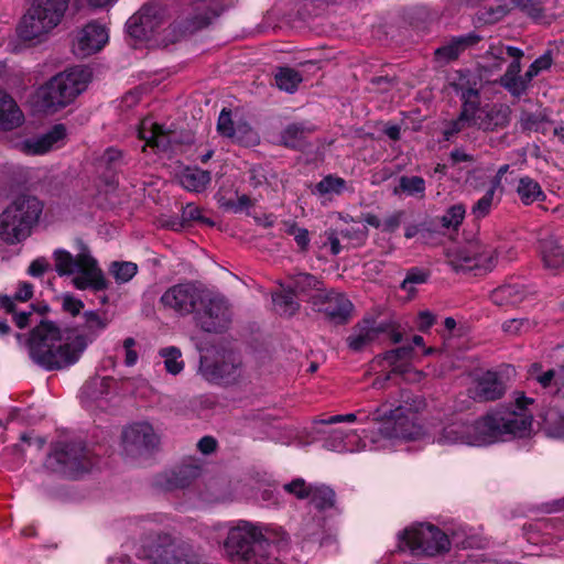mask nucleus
Instances as JSON below:
<instances>
[{
    "label": "nucleus",
    "instance_id": "nucleus-1",
    "mask_svg": "<svg viewBox=\"0 0 564 564\" xmlns=\"http://www.w3.org/2000/svg\"><path fill=\"white\" fill-rule=\"evenodd\" d=\"M514 402V409H498L470 423L457 420L445 424L434 434V442L440 445L482 446L506 436H524L532 427V414L527 406L533 400L517 392Z\"/></svg>",
    "mask_w": 564,
    "mask_h": 564
},
{
    "label": "nucleus",
    "instance_id": "nucleus-2",
    "mask_svg": "<svg viewBox=\"0 0 564 564\" xmlns=\"http://www.w3.org/2000/svg\"><path fill=\"white\" fill-rule=\"evenodd\" d=\"M219 0H192L174 22L167 23V10L160 3H147L140 8L127 22L131 36L152 43L156 46H167L193 33L219 15Z\"/></svg>",
    "mask_w": 564,
    "mask_h": 564
},
{
    "label": "nucleus",
    "instance_id": "nucleus-3",
    "mask_svg": "<svg viewBox=\"0 0 564 564\" xmlns=\"http://www.w3.org/2000/svg\"><path fill=\"white\" fill-rule=\"evenodd\" d=\"M403 400L392 409L388 408L384 403L378 406L370 416L361 420L365 423L369 420L379 423L380 426L366 435L368 443L362 440L358 434L351 433L346 435L341 430H334L329 437L325 441V448L334 452H360L366 449H384L390 447L395 440L406 438L409 435L404 430L408 424V415L413 412L420 411L424 403L420 399L412 400L410 397L402 393Z\"/></svg>",
    "mask_w": 564,
    "mask_h": 564
},
{
    "label": "nucleus",
    "instance_id": "nucleus-4",
    "mask_svg": "<svg viewBox=\"0 0 564 564\" xmlns=\"http://www.w3.org/2000/svg\"><path fill=\"white\" fill-rule=\"evenodd\" d=\"M88 339L70 329H61L52 322H42L31 333L29 352L32 360L46 370L76 364L87 348Z\"/></svg>",
    "mask_w": 564,
    "mask_h": 564
},
{
    "label": "nucleus",
    "instance_id": "nucleus-5",
    "mask_svg": "<svg viewBox=\"0 0 564 564\" xmlns=\"http://www.w3.org/2000/svg\"><path fill=\"white\" fill-rule=\"evenodd\" d=\"M274 530L258 523L240 520L227 530V536L223 543L226 555L234 562L259 564L275 563L258 552L273 542Z\"/></svg>",
    "mask_w": 564,
    "mask_h": 564
},
{
    "label": "nucleus",
    "instance_id": "nucleus-6",
    "mask_svg": "<svg viewBox=\"0 0 564 564\" xmlns=\"http://www.w3.org/2000/svg\"><path fill=\"white\" fill-rule=\"evenodd\" d=\"M55 270L58 275H73L72 283L77 290L105 291L109 286L97 260L86 248L74 257L70 252L58 249L54 252Z\"/></svg>",
    "mask_w": 564,
    "mask_h": 564
},
{
    "label": "nucleus",
    "instance_id": "nucleus-7",
    "mask_svg": "<svg viewBox=\"0 0 564 564\" xmlns=\"http://www.w3.org/2000/svg\"><path fill=\"white\" fill-rule=\"evenodd\" d=\"M42 208L35 196H18L0 215V243L15 245L26 239Z\"/></svg>",
    "mask_w": 564,
    "mask_h": 564
},
{
    "label": "nucleus",
    "instance_id": "nucleus-8",
    "mask_svg": "<svg viewBox=\"0 0 564 564\" xmlns=\"http://www.w3.org/2000/svg\"><path fill=\"white\" fill-rule=\"evenodd\" d=\"M89 78L90 73L82 67L54 76L36 91L39 107L46 111H56L69 105L86 89Z\"/></svg>",
    "mask_w": 564,
    "mask_h": 564
},
{
    "label": "nucleus",
    "instance_id": "nucleus-9",
    "mask_svg": "<svg viewBox=\"0 0 564 564\" xmlns=\"http://www.w3.org/2000/svg\"><path fill=\"white\" fill-rule=\"evenodd\" d=\"M69 0H34L17 32L23 41H43L62 21Z\"/></svg>",
    "mask_w": 564,
    "mask_h": 564
},
{
    "label": "nucleus",
    "instance_id": "nucleus-10",
    "mask_svg": "<svg viewBox=\"0 0 564 564\" xmlns=\"http://www.w3.org/2000/svg\"><path fill=\"white\" fill-rule=\"evenodd\" d=\"M399 551L409 550L413 555L433 556L449 550L445 533L432 524H419L405 529L399 535Z\"/></svg>",
    "mask_w": 564,
    "mask_h": 564
},
{
    "label": "nucleus",
    "instance_id": "nucleus-11",
    "mask_svg": "<svg viewBox=\"0 0 564 564\" xmlns=\"http://www.w3.org/2000/svg\"><path fill=\"white\" fill-rule=\"evenodd\" d=\"M447 260L456 271L474 269L488 271L495 267L497 253L490 246L485 245L479 239H475L465 245L448 249Z\"/></svg>",
    "mask_w": 564,
    "mask_h": 564
},
{
    "label": "nucleus",
    "instance_id": "nucleus-12",
    "mask_svg": "<svg viewBox=\"0 0 564 564\" xmlns=\"http://www.w3.org/2000/svg\"><path fill=\"white\" fill-rule=\"evenodd\" d=\"M204 292L192 283H180L169 288L161 296L160 304L181 316L192 314L204 302Z\"/></svg>",
    "mask_w": 564,
    "mask_h": 564
},
{
    "label": "nucleus",
    "instance_id": "nucleus-13",
    "mask_svg": "<svg viewBox=\"0 0 564 564\" xmlns=\"http://www.w3.org/2000/svg\"><path fill=\"white\" fill-rule=\"evenodd\" d=\"M490 55L495 58L505 59L506 56L512 58V62L508 66L506 73L500 78L501 85L513 96H520L527 91L530 84L525 80V74L520 76L521 70V58L524 53L522 50L514 46H492Z\"/></svg>",
    "mask_w": 564,
    "mask_h": 564
},
{
    "label": "nucleus",
    "instance_id": "nucleus-14",
    "mask_svg": "<svg viewBox=\"0 0 564 564\" xmlns=\"http://www.w3.org/2000/svg\"><path fill=\"white\" fill-rule=\"evenodd\" d=\"M147 556L156 564H197L194 554L186 543L160 536L159 541L148 546Z\"/></svg>",
    "mask_w": 564,
    "mask_h": 564
},
{
    "label": "nucleus",
    "instance_id": "nucleus-15",
    "mask_svg": "<svg viewBox=\"0 0 564 564\" xmlns=\"http://www.w3.org/2000/svg\"><path fill=\"white\" fill-rule=\"evenodd\" d=\"M310 302L316 311L324 313L336 324L347 322L352 310L351 302L345 295L326 290H317L316 294H311Z\"/></svg>",
    "mask_w": 564,
    "mask_h": 564
},
{
    "label": "nucleus",
    "instance_id": "nucleus-16",
    "mask_svg": "<svg viewBox=\"0 0 564 564\" xmlns=\"http://www.w3.org/2000/svg\"><path fill=\"white\" fill-rule=\"evenodd\" d=\"M108 30L97 22H89L79 29L73 39V52L79 57L90 56L107 44Z\"/></svg>",
    "mask_w": 564,
    "mask_h": 564
},
{
    "label": "nucleus",
    "instance_id": "nucleus-17",
    "mask_svg": "<svg viewBox=\"0 0 564 564\" xmlns=\"http://www.w3.org/2000/svg\"><path fill=\"white\" fill-rule=\"evenodd\" d=\"M159 442V435L153 426L147 422L131 424L122 433L124 452L131 456L156 447Z\"/></svg>",
    "mask_w": 564,
    "mask_h": 564
},
{
    "label": "nucleus",
    "instance_id": "nucleus-18",
    "mask_svg": "<svg viewBox=\"0 0 564 564\" xmlns=\"http://www.w3.org/2000/svg\"><path fill=\"white\" fill-rule=\"evenodd\" d=\"M204 308L199 313L198 322L206 332H221L230 323V311L226 301L220 296L204 294Z\"/></svg>",
    "mask_w": 564,
    "mask_h": 564
},
{
    "label": "nucleus",
    "instance_id": "nucleus-19",
    "mask_svg": "<svg viewBox=\"0 0 564 564\" xmlns=\"http://www.w3.org/2000/svg\"><path fill=\"white\" fill-rule=\"evenodd\" d=\"M66 135L65 126L55 124L44 134L21 141L18 148L28 155H43L52 150L59 149L65 143Z\"/></svg>",
    "mask_w": 564,
    "mask_h": 564
},
{
    "label": "nucleus",
    "instance_id": "nucleus-20",
    "mask_svg": "<svg viewBox=\"0 0 564 564\" xmlns=\"http://www.w3.org/2000/svg\"><path fill=\"white\" fill-rule=\"evenodd\" d=\"M200 372L208 381L234 382L240 375V360L234 354L221 356L214 362L204 359L200 361Z\"/></svg>",
    "mask_w": 564,
    "mask_h": 564
},
{
    "label": "nucleus",
    "instance_id": "nucleus-21",
    "mask_svg": "<svg viewBox=\"0 0 564 564\" xmlns=\"http://www.w3.org/2000/svg\"><path fill=\"white\" fill-rule=\"evenodd\" d=\"M387 330V326L372 317H365L354 328L347 338V345L352 351H361L373 344Z\"/></svg>",
    "mask_w": 564,
    "mask_h": 564
},
{
    "label": "nucleus",
    "instance_id": "nucleus-22",
    "mask_svg": "<svg viewBox=\"0 0 564 564\" xmlns=\"http://www.w3.org/2000/svg\"><path fill=\"white\" fill-rule=\"evenodd\" d=\"M84 449L76 445L61 444L48 456L47 465L54 469L73 474L82 467Z\"/></svg>",
    "mask_w": 564,
    "mask_h": 564
},
{
    "label": "nucleus",
    "instance_id": "nucleus-23",
    "mask_svg": "<svg viewBox=\"0 0 564 564\" xmlns=\"http://www.w3.org/2000/svg\"><path fill=\"white\" fill-rule=\"evenodd\" d=\"M510 120V109L506 105H492L490 107L479 108V95L474 118V126L482 130H495L506 127Z\"/></svg>",
    "mask_w": 564,
    "mask_h": 564
},
{
    "label": "nucleus",
    "instance_id": "nucleus-24",
    "mask_svg": "<svg viewBox=\"0 0 564 564\" xmlns=\"http://www.w3.org/2000/svg\"><path fill=\"white\" fill-rule=\"evenodd\" d=\"M506 387L497 373L488 371L480 376L469 389L470 397L476 401H494L502 397Z\"/></svg>",
    "mask_w": 564,
    "mask_h": 564
},
{
    "label": "nucleus",
    "instance_id": "nucleus-25",
    "mask_svg": "<svg viewBox=\"0 0 564 564\" xmlns=\"http://www.w3.org/2000/svg\"><path fill=\"white\" fill-rule=\"evenodd\" d=\"M463 100V108L459 117L452 121L451 124L444 130L446 140H449L454 134L458 133L465 126H474L477 90L473 88L463 89L460 93Z\"/></svg>",
    "mask_w": 564,
    "mask_h": 564
},
{
    "label": "nucleus",
    "instance_id": "nucleus-26",
    "mask_svg": "<svg viewBox=\"0 0 564 564\" xmlns=\"http://www.w3.org/2000/svg\"><path fill=\"white\" fill-rule=\"evenodd\" d=\"M138 134L140 139L145 141L147 145L161 150H167L172 142L171 133L151 118H145L141 121Z\"/></svg>",
    "mask_w": 564,
    "mask_h": 564
},
{
    "label": "nucleus",
    "instance_id": "nucleus-27",
    "mask_svg": "<svg viewBox=\"0 0 564 564\" xmlns=\"http://www.w3.org/2000/svg\"><path fill=\"white\" fill-rule=\"evenodd\" d=\"M177 177L183 188L194 193L204 192L212 182L210 173L196 166L184 167Z\"/></svg>",
    "mask_w": 564,
    "mask_h": 564
},
{
    "label": "nucleus",
    "instance_id": "nucleus-28",
    "mask_svg": "<svg viewBox=\"0 0 564 564\" xmlns=\"http://www.w3.org/2000/svg\"><path fill=\"white\" fill-rule=\"evenodd\" d=\"M528 292L520 283L503 284L491 293V301L498 306H516L527 297Z\"/></svg>",
    "mask_w": 564,
    "mask_h": 564
},
{
    "label": "nucleus",
    "instance_id": "nucleus-29",
    "mask_svg": "<svg viewBox=\"0 0 564 564\" xmlns=\"http://www.w3.org/2000/svg\"><path fill=\"white\" fill-rule=\"evenodd\" d=\"M532 379L544 389L555 388V392L561 395V389L564 388V364L556 369H550L542 372L539 364H533L529 369Z\"/></svg>",
    "mask_w": 564,
    "mask_h": 564
},
{
    "label": "nucleus",
    "instance_id": "nucleus-30",
    "mask_svg": "<svg viewBox=\"0 0 564 564\" xmlns=\"http://www.w3.org/2000/svg\"><path fill=\"white\" fill-rule=\"evenodd\" d=\"M23 122V115L17 102L0 90V130H11Z\"/></svg>",
    "mask_w": 564,
    "mask_h": 564
},
{
    "label": "nucleus",
    "instance_id": "nucleus-31",
    "mask_svg": "<svg viewBox=\"0 0 564 564\" xmlns=\"http://www.w3.org/2000/svg\"><path fill=\"white\" fill-rule=\"evenodd\" d=\"M542 261L547 269L557 270L564 267V248L552 236L540 240Z\"/></svg>",
    "mask_w": 564,
    "mask_h": 564
},
{
    "label": "nucleus",
    "instance_id": "nucleus-32",
    "mask_svg": "<svg viewBox=\"0 0 564 564\" xmlns=\"http://www.w3.org/2000/svg\"><path fill=\"white\" fill-rule=\"evenodd\" d=\"M479 41V36L475 33L458 36L453 39L448 44L438 47L435 51V56L441 62H448L456 58L462 51L476 44Z\"/></svg>",
    "mask_w": 564,
    "mask_h": 564
},
{
    "label": "nucleus",
    "instance_id": "nucleus-33",
    "mask_svg": "<svg viewBox=\"0 0 564 564\" xmlns=\"http://www.w3.org/2000/svg\"><path fill=\"white\" fill-rule=\"evenodd\" d=\"M313 132V128L303 123L289 124L282 132L281 141L288 148L300 149Z\"/></svg>",
    "mask_w": 564,
    "mask_h": 564
},
{
    "label": "nucleus",
    "instance_id": "nucleus-34",
    "mask_svg": "<svg viewBox=\"0 0 564 564\" xmlns=\"http://www.w3.org/2000/svg\"><path fill=\"white\" fill-rule=\"evenodd\" d=\"M542 429L549 437L564 440V413L557 408H550L543 414Z\"/></svg>",
    "mask_w": 564,
    "mask_h": 564
},
{
    "label": "nucleus",
    "instance_id": "nucleus-35",
    "mask_svg": "<svg viewBox=\"0 0 564 564\" xmlns=\"http://www.w3.org/2000/svg\"><path fill=\"white\" fill-rule=\"evenodd\" d=\"M517 193L521 202L525 205L542 200L545 197L540 184L529 176L519 180Z\"/></svg>",
    "mask_w": 564,
    "mask_h": 564
},
{
    "label": "nucleus",
    "instance_id": "nucleus-36",
    "mask_svg": "<svg viewBox=\"0 0 564 564\" xmlns=\"http://www.w3.org/2000/svg\"><path fill=\"white\" fill-rule=\"evenodd\" d=\"M346 189V181L341 177L327 175L322 178L312 191L313 194L321 197H332L340 195Z\"/></svg>",
    "mask_w": 564,
    "mask_h": 564
},
{
    "label": "nucleus",
    "instance_id": "nucleus-37",
    "mask_svg": "<svg viewBox=\"0 0 564 564\" xmlns=\"http://www.w3.org/2000/svg\"><path fill=\"white\" fill-rule=\"evenodd\" d=\"M393 193L422 198L425 194V181L421 176H401L399 186L393 189Z\"/></svg>",
    "mask_w": 564,
    "mask_h": 564
},
{
    "label": "nucleus",
    "instance_id": "nucleus-38",
    "mask_svg": "<svg viewBox=\"0 0 564 564\" xmlns=\"http://www.w3.org/2000/svg\"><path fill=\"white\" fill-rule=\"evenodd\" d=\"M281 286L282 292L272 295L274 308L280 315L291 316L299 310V304L294 300V293L286 285Z\"/></svg>",
    "mask_w": 564,
    "mask_h": 564
},
{
    "label": "nucleus",
    "instance_id": "nucleus-39",
    "mask_svg": "<svg viewBox=\"0 0 564 564\" xmlns=\"http://www.w3.org/2000/svg\"><path fill=\"white\" fill-rule=\"evenodd\" d=\"M276 86L286 93H293L302 82V75L290 67H280L274 75Z\"/></svg>",
    "mask_w": 564,
    "mask_h": 564
},
{
    "label": "nucleus",
    "instance_id": "nucleus-40",
    "mask_svg": "<svg viewBox=\"0 0 564 564\" xmlns=\"http://www.w3.org/2000/svg\"><path fill=\"white\" fill-rule=\"evenodd\" d=\"M108 271L116 283L124 284L138 273V265L131 261H113L109 264Z\"/></svg>",
    "mask_w": 564,
    "mask_h": 564
},
{
    "label": "nucleus",
    "instance_id": "nucleus-41",
    "mask_svg": "<svg viewBox=\"0 0 564 564\" xmlns=\"http://www.w3.org/2000/svg\"><path fill=\"white\" fill-rule=\"evenodd\" d=\"M160 357L163 359L165 370L176 376L184 369V361L182 359V352L174 346L164 347L159 350Z\"/></svg>",
    "mask_w": 564,
    "mask_h": 564
},
{
    "label": "nucleus",
    "instance_id": "nucleus-42",
    "mask_svg": "<svg viewBox=\"0 0 564 564\" xmlns=\"http://www.w3.org/2000/svg\"><path fill=\"white\" fill-rule=\"evenodd\" d=\"M321 283L311 274L300 273L295 275L292 281L286 285L290 291L295 294H304L312 291V294H316L317 290H323L319 288Z\"/></svg>",
    "mask_w": 564,
    "mask_h": 564
},
{
    "label": "nucleus",
    "instance_id": "nucleus-43",
    "mask_svg": "<svg viewBox=\"0 0 564 564\" xmlns=\"http://www.w3.org/2000/svg\"><path fill=\"white\" fill-rule=\"evenodd\" d=\"M311 502L319 510L332 508L335 501V492L327 486H313L310 495Z\"/></svg>",
    "mask_w": 564,
    "mask_h": 564
},
{
    "label": "nucleus",
    "instance_id": "nucleus-44",
    "mask_svg": "<svg viewBox=\"0 0 564 564\" xmlns=\"http://www.w3.org/2000/svg\"><path fill=\"white\" fill-rule=\"evenodd\" d=\"M33 296V285L29 282L19 283L14 297L3 296L0 299V304L8 312H14L13 301L26 302Z\"/></svg>",
    "mask_w": 564,
    "mask_h": 564
},
{
    "label": "nucleus",
    "instance_id": "nucleus-45",
    "mask_svg": "<svg viewBox=\"0 0 564 564\" xmlns=\"http://www.w3.org/2000/svg\"><path fill=\"white\" fill-rule=\"evenodd\" d=\"M496 191L495 187L490 186L484 196L475 203L471 208V215H474L475 218L480 219L489 215L495 204Z\"/></svg>",
    "mask_w": 564,
    "mask_h": 564
},
{
    "label": "nucleus",
    "instance_id": "nucleus-46",
    "mask_svg": "<svg viewBox=\"0 0 564 564\" xmlns=\"http://www.w3.org/2000/svg\"><path fill=\"white\" fill-rule=\"evenodd\" d=\"M466 209L464 205L457 204L451 206L441 217V224L447 229H457L465 217Z\"/></svg>",
    "mask_w": 564,
    "mask_h": 564
},
{
    "label": "nucleus",
    "instance_id": "nucleus-47",
    "mask_svg": "<svg viewBox=\"0 0 564 564\" xmlns=\"http://www.w3.org/2000/svg\"><path fill=\"white\" fill-rule=\"evenodd\" d=\"M553 64V56L551 51L545 52L543 55L538 57L525 72V80H531L538 76L541 72L549 69Z\"/></svg>",
    "mask_w": 564,
    "mask_h": 564
},
{
    "label": "nucleus",
    "instance_id": "nucleus-48",
    "mask_svg": "<svg viewBox=\"0 0 564 564\" xmlns=\"http://www.w3.org/2000/svg\"><path fill=\"white\" fill-rule=\"evenodd\" d=\"M199 475V469L196 466H183L174 473V479L172 484L176 487H185Z\"/></svg>",
    "mask_w": 564,
    "mask_h": 564
},
{
    "label": "nucleus",
    "instance_id": "nucleus-49",
    "mask_svg": "<svg viewBox=\"0 0 564 564\" xmlns=\"http://www.w3.org/2000/svg\"><path fill=\"white\" fill-rule=\"evenodd\" d=\"M512 4L513 9H519L535 20L543 15L542 7L534 0H512Z\"/></svg>",
    "mask_w": 564,
    "mask_h": 564
},
{
    "label": "nucleus",
    "instance_id": "nucleus-50",
    "mask_svg": "<svg viewBox=\"0 0 564 564\" xmlns=\"http://www.w3.org/2000/svg\"><path fill=\"white\" fill-rule=\"evenodd\" d=\"M513 10L512 0H501L488 11L487 22L495 23L503 19Z\"/></svg>",
    "mask_w": 564,
    "mask_h": 564
},
{
    "label": "nucleus",
    "instance_id": "nucleus-51",
    "mask_svg": "<svg viewBox=\"0 0 564 564\" xmlns=\"http://www.w3.org/2000/svg\"><path fill=\"white\" fill-rule=\"evenodd\" d=\"M218 204L226 210H230L234 213L242 212L252 205L251 199L245 194L238 196L237 202L226 199L225 197L221 196L218 198Z\"/></svg>",
    "mask_w": 564,
    "mask_h": 564
},
{
    "label": "nucleus",
    "instance_id": "nucleus-52",
    "mask_svg": "<svg viewBox=\"0 0 564 564\" xmlns=\"http://www.w3.org/2000/svg\"><path fill=\"white\" fill-rule=\"evenodd\" d=\"M85 324L88 330L99 333L104 330L107 325L108 321L105 317H101L98 313L94 311H87L85 314Z\"/></svg>",
    "mask_w": 564,
    "mask_h": 564
},
{
    "label": "nucleus",
    "instance_id": "nucleus-53",
    "mask_svg": "<svg viewBox=\"0 0 564 564\" xmlns=\"http://www.w3.org/2000/svg\"><path fill=\"white\" fill-rule=\"evenodd\" d=\"M312 487L313 486H306L305 481L301 478L284 485L285 491L294 495L299 499L310 498Z\"/></svg>",
    "mask_w": 564,
    "mask_h": 564
},
{
    "label": "nucleus",
    "instance_id": "nucleus-54",
    "mask_svg": "<svg viewBox=\"0 0 564 564\" xmlns=\"http://www.w3.org/2000/svg\"><path fill=\"white\" fill-rule=\"evenodd\" d=\"M286 232L294 237L297 246L302 250H306L310 243L308 230L296 225L289 226Z\"/></svg>",
    "mask_w": 564,
    "mask_h": 564
},
{
    "label": "nucleus",
    "instance_id": "nucleus-55",
    "mask_svg": "<svg viewBox=\"0 0 564 564\" xmlns=\"http://www.w3.org/2000/svg\"><path fill=\"white\" fill-rule=\"evenodd\" d=\"M413 348L411 346H403L399 347L397 349H392L386 352L384 359L390 364L393 365L398 360L402 359H410L412 357Z\"/></svg>",
    "mask_w": 564,
    "mask_h": 564
},
{
    "label": "nucleus",
    "instance_id": "nucleus-56",
    "mask_svg": "<svg viewBox=\"0 0 564 564\" xmlns=\"http://www.w3.org/2000/svg\"><path fill=\"white\" fill-rule=\"evenodd\" d=\"M426 278L427 275L423 271L411 270L402 282V289L408 292H413V285L424 283Z\"/></svg>",
    "mask_w": 564,
    "mask_h": 564
},
{
    "label": "nucleus",
    "instance_id": "nucleus-57",
    "mask_svg": "<svg viewBox=\"0 0 564 564\" xmlns=\"http://www.w3.org/2000/svg\"><path fill=\"white\" fill-rule=\"evenodd\" d=\"M217 129L220 134L225 137H234L235 130L232 127V121L230 117V112L226 111L225 109L220 112L218 122H217Z\"/></svg>",
    "mask_w": 564,
    "mask_h": 564
},
{
    "label": "nucleus",
    "instance_id": "nucleus-58",
    "mask_svg": "<svg viewBox=\"0 0 564 564\" xmlns=\"http://www.w3.org/2000/svg\"><path fill=\"white\" fill-rule=\"evenodd\" d=\"M403 215L404 213L399 210L387 216L383 220H381V230L383 232L395 231L402 221Z\"/></svg>",
    "mask_w": 564,
    "mask_h": 564
},
{
    "label": "nucleus",
    "instance_id": "nucleus-59",
    "mask_svg": "<svg viewBox=\"0 0 564 564\" xmlns=\"http://www.w3.org/2000/svg\"><path fill=\"white\" fill-rule=\"evenodd\" d=\"M50 263L45 258L33 260L28 269V273L32 276H42L48 269Z\"/></svg>",
    "mask_w": 564,
    "mask_h": 564
},
{
    "label": "nucleus",
    "instance_id": "nucleus-60",
    "mask_svg": "<svg viewBox=\"0 0 564 564\" xmlns=\"http://www.w3.org/2000/svg\"><path fill=\"white\" fill-rule=\"evenodd\" d=\"M134 345H135V340L131 337L126 338L123 341V348L126 350L124 364L129 367L135 365V362L138 360V354L133 349Z\"/></svg>",
    "mask_w": 564,
    "mask_h": 564
},
{
    "label": "nucleus",
    "instance_id": "nucleus-61",
    "mask_svg": "<svg viewBox=\"0 0 564 564\" xmlns=\"http://www.w3.org/2000/svg\"><path fill=\"white\" fill-rule=\"evenodd\" d=\"M63 307L70 314L77 315L84 307V304L80 300H77L74 296L66 294L63 296Z\"/></svg>",
    "mask_w": 564,
    "mask_h": 564
},
{
    "label": "nucleus",
    "instance_id": "nucleus-62",
    "mask_svg": "<svg viewBox=\"0 0 564 564\" xmlns=\"http://www.w3.org/2000/svg\"><path fill=\"white\" fill-rule=\"evenodd\" d=\"M122 159L121 151L110 148L105 151L101 161L105 163L109 169H112L117 165L118 162H120Z\"/></svg>",
    "mask_w": 564,
    "mask_h": 564
},
{
    "label": "nucleus",
    "instance_id": "nucleus-63",
    "mask_svg": "<svg viewBox=\"0 0 564 564\" xmlns=\"http://www.w3.org/2000/svg\"><path fill=\"white\" fill-rule=\"evenodd\" d=\"M434 322L435 317L430 311H422L417 315V328L421 332L427 330Z\"/></svg>",
    "mask_w": 564,
    "mask_h": 564
},
{
    "label": "nucleus",
    "instance_id": "nucleus-64",
    "mask_svg": "<svg viewBox=\"0 0 564 564\" xmlns=\"http://www.w3.org/2000/svg\"><path fill=\"white\" fill-rule=\"evenodd\" d=\"M528 323L523 319H510L508 322H506L503 325H502V328L506 333H509L511 335H516L518 334L521 328L527 325Z\"/></svg>",
    "mask_w": 564,
    "mask_h": 564
}]
</instances>
